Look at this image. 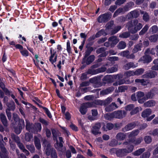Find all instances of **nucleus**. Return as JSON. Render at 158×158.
<instances>
[{"label": "nucleus", "instance_id": "obj_1", "mask_svg": "<svg viewBox=\"0 0 158 158\" xmlns=\"http://www.w3.org/2000/svg\"><path fill=\"white\" fill-rule=\"evenodd\" d=\"M128 30L131 33H134L139 30L143 27L141 23L137 20H134L128 23L126 25Z\"/></svg>", "mask_w": 158, "mask_h": 158}, {"label": "nucleus", "instance_id": "obj_2", "mask_svg": "<svg viewBox=\"0 0 158 158\" xmlns=\"http://www.w3.org/2000/svg\"><path fill=\"white\" fill-rule=\"evenodd\" d=\"M124 146H127V148H122L118 149L116 151V154L117 156L121 157L125 155L127 153L132 152L134 149V146L130 145L127 142H125L123 143Z\"/></svg>", "mask_w": 158, "mask_h": 158}, {"label": "nucleus", "instance_id": "obj_3", "mask_svg": "<svg viewBox=\"0 0 158 158\" xmlns=\"http://www.w3.org/2000/svg\"><path fill=\"white\" fill-rule=\"evenodd\" d=\"M154 90H152L148 92L146 96H144V93L142 92H138L137 94V98L139 103H142L148 98H152L154 96V93H153Z\"/></svg>", "mask_w": 158, "mask_h": 158}, {"label": "nucleus", "instance_id": "obj_4", "mask_svg": "<svg viewBox=\"0 0 158 158\" xmlns=\"http://www.w3.org/2000/svg\"><path fill=\"white\" fill-rule=\"evenodd\" d=\"M44 149L47 156H50L51 158H57V155L56 150L51 148L49 144L45 142L44 143Z\"/></svg>", "mask_w": 158, "mask_h": 158}, {"label": "nucleus", "instance_id": "obj_5", "mask_svg": "<svg viewBox=\"0 0 158 158\" xmlns=\"http://www.w3.org/2000/svg\"><path fill=\"white\" fill-rule=\"evenodd\" d=\"M114 24L113 22H110L106 24V29L104 30L103 29H102L96 34L95 36L96 37H98L102 35H106L110 33L109 30L110 29L111 27L113 26Z\"/></svg>", "mask_w": 158, "mask_h": 158}, {"label": "nucleus", "instance_id": "obj_6", "mask_svg": "<svg viewBox=\"0 0 158 158\" xmlns=\"http://www.w3.org/2000/svg\"><path fill=\"white\" fill-rule=\"evenodd\" d=\"M50 56L49 57V61L52 64H53L54 67H56L55 63L57 61V54H56V52L52 48L50 49Z\"/></svg>", "mask_w": 158, "mask_h": 158}, {"label": "nucleus", "instance_id": "obj_7", "mask_svg": "<svg viewBox=\"0 0 158 158\" xmlns=\"http://www.w3.org/2000/svg\"><path fill=\"white\" fill-rule=\"evenodd\" d=\"M59 139L60 142L58 143V141L56 139V144L55 145V147L58 150L59 152L64 153L66 151V148L64 147H63V139L62 137H60L59 138Z\"/></svg>", "mask_w": 158, "mask_h": 158}, {"label": "nucleus", "instance_id": "obj_8", "mask_svg": "<svg viewBox=\"0 0 158 158\" xmlns=\"http://www.w3.org/2000/svg\"><path fill=\"white\" fill-rule=\"evenodd\" d=\"M126 112L125 111L118 110L112 113V115L114 118H121L125 117Z\"/></svg>", "mask_w": 158, "mask_h": 158}, {"label": "nucleus", "instance_id": "obj_9", "mask_svg": "<svg viewBox=\"0 0 158 158\" xmlns=\"http://www.w3.org/2000/svg\"><path fill=\"white\" fill-rule=\"evenodd\" d=\"M106 70V68L105 67H102L101 68L96 69H90L87 71V73L91 75L96 74L101 72H104Z\"/></svg>", "mask_w": 158, "mask_h": 158}, {"label": "nucleus", "instance_id": "obj_10", "mask_svg": "<svg viewBox=\"0 0 158 158\" xmlns=\"http://www.w3.org/2000/svg\"><path fill=\"white\" fill-rule=\"evenodd\" d=\"M111 17V15L107 14L100 15L98 18V20L99 23L104 22L108 21Z\"/></svg>", "mask_w": 158, "mask_h": 158}, {"label": "nucleus", "instance_id": "obj_11", "mask_svg": "<svg viewBox=\"0 0 158 158\" xmlns=\"http://www.w3.org/2000/svg\"><path fill=\"white\" fill-rule=\"evenodd\" d=\"M87 55L86 53L85 55V57L82 61V63H86L87 65L91 64L94 60L95 56L94 55H92L87 58Z\"/></svg>", "mask_w": 158, "mask_h": 158}, {"label": "nucleus", "instance_id": "obj_12", "mask_svg": "<svg viewBox=\"0 0 158 158\" xmlns=\"http://www.w3.org/2000/svg\"><path fill=\"white\" fill-rule=\"evenodd\" d=\"M101 127V125L100 123H96L94 126L91 129L92 133L95 135L98 134H100L101 132L99 131V130Z\"/></svg>", "mask_w": 158, "mask_h": 158}, {"label": "nucleus", "instance_id": "obj_13", "mask_svg": "<svg viewBox=\"0 0 158 158\" xmlns=\"http://www.w3.org/2000/svg\"><path fill=\"white\" fill-rule=\"evenodd\" d=\"M139 133V131L138 130H135L131 132L127 133L128 136L129 141L135 138V137L137 136Z\"/></svg>", "mask_w": 158, "mask_h": 158}, {"label": "nucleus", "instance_id": "obj_14", "mask_svg": "<svg viewBox=\"0 0 158 158\" xmlns=\"http://www.w3.org/2000/svg\"><path fill=\"white\" fill-rule=\"evenodd\" d=\"M109 41L111 44V46L112 47L115 45L119 41V40L116 36H113L110 37L109 40Z\"/></svg>", "mask_w": 158, "mask_h": 158}, {"label": "nucleus", "instance_id": "obj_15", "mask_svg": "<svg viewBox=\"0 0 158 158\" xmlns=\"http://www.w3.org/2000/svg\"><path fill=\"white\" fill-rule=\"evenodd\" d=\"M106 50V48H101L97 49L96 51V52L98 54L102 53L99 56L100 57L105 56L108 54L107 52H105Z\"/></svg>", "mask_w": 158, "mask_h": 158}, {"label": "nucleus", "instance_id": "obj_16", "mask_svg": "<svg viewBox=\"0 0 158 158\" xmlns=\"http://www.w3.org/2000/svg\"><path fill=\"white\" fill-rule=\"evenodd\" d=\"M143 140V138L142 137H140L136 139H135V138L133 139H132L129 141V142H127L130 145H132L131 144V143H133L135 145H138Z\"/></svg>", "mask_w": 158, "mask_h": 158}, {"label": "nucleus", "instance_id": "obj_17", "mask_svg": "<svg viewBox=\"0 0 158 158\" xmlns=\"http://www.w3.org/2000/svg\"><path fill=\"white\" fill-rule=\"evenodd\" d=\"M147 52H145V55L143 56L139 60L140 61H142L144 63H148L150 62L152 59L151 57L147 55L146 54Z\"/></svg>", "mask_w": 158, "mask_h": 158}, {"label": "nucleus", "instance_id": "obj_18", "mask_svg": "<svg viewBox=\"0 0 158 158\" xmlns=\"http://www.w3.org/2000/svg\"><path fill=\"white\" fill-rule=\"evenodd\" d=\"M89 106V104L85 103L82 104L80 109V111L83 114H85L86 112V109Z\"/></svg>", "mask_w": 158, "mask_h": 158}, {"label": "nucleus", "instance_id": "obj_19", "mask_svg": "<svg viewBox=\"0 0 158 158\" xmlns=\"http://www.w3.org/2000/svg\"><path fill=\"white\" fill-rule=\"evenodd\" d=\"M135 126L136 124L134 123H131L125 126L123 128V131H127L132 130L135 127Z\"/></svg>", "mask_w": 158, "mask_h": 158}, {"label": "nucleus", "instance_id": "obj_20", "mask_svg": "<svg viewBox=\"0 0 158 158\" xmlns=\"http://www.w3.org/2000/svg\"><path fill=\"white\" fill-rule=\"evenodd\" d=\"M118 107V106L115 103L112 102L110 105L106 107L105 110L107 111H110L116 109Z\"/></svg>", "mask_w": 158, "mask_h": 158}, {"label": "nucleus", "instance_id": "obj_21", "mask_svg": "<svg viewBox=\"0 0 158 158\" xmlns=\"http://www.w3.org/2000/svg\"><path fill=\"white\" fill-rule=\"evenodd\" d=\"M152 111L150 109H147L142 113L141 116L144 118L148 117L152 114Z\"/></svg>", "mask_w": 158, "mask_h": 158}, {"label": "nucleus", "instance_id": "obj_22", "mask_svg": "<svg viewBox=\"0 0 158 158\" xmlns=\"http://www.w3.org/2000/svg\"><path fill=\"white\" fill-rule=\"evenodd\" d=\"M157 75V73L155 71H152L143 75V77L147 78H152L155 77Z\"/></svg>", "mask_w": 158, "mask_h": 158}, {"label": "nucleus", "instance_id": "obj_23", "mask_svg": "<svg viewBox=\"0 0 158 158\" xmlns=\"http://www.w3.org/2000/svg\"><path fill=\"white\" fill-rule=\"evenodd\" d=\"M155 102L152 100H149L144 103L143 105L145 107H152L155 105Z\"/></svg>", "mask_w": 158, "mask_h": 158}, {"label": "nucleus", "instance_id": "obj_24", "mask_svg": "<svg viewBox=\"0 0 158 158\" xmlns=\"http://www.w3.org/2000/svg\"><path fill=\"white\" fill-rule=\"evenodd\" d=\"M137 66V64L136 65H134L133 63L130 62L125 64L124 68L126 70H128L131 68H135Z\"/></svg>", "mask_w": 158, "mask_h": 158}, {"label": "nucleus", "instance_id": "obj_25", "mask_svg": "<svg viewBox=\"0 0 158 158\" xmlns=\"http://www.w3.org/2000/svg\"><path fill=\"white\" fill-rule=\"evenodd\" d=\"M0 118L3 124L5 126H7V120L5 115L3 114H0Z\"/></svg>", "mask_w": 158, "mask_h": 158}, {"label": "nucleus", "instance_id": "obj_26", "mask_svg": "<svg viewBox=\"0 0 158 158\" xmlns=\"http://www.w3.org/2000/svg\"><path fill=\"white\" fill-rule=\"evenodd\" d=\"M158 31V27L157 25H153L152 26L149 30L150 33L154 34L156 33Z\"/></svg>", "mask_w": 158, "mask_h": 158}, {"label": "nucleus", "instance_id": "obj_27", "mask_svg": "<svg viewBox=\"0 0 158 158\" xmlns=\"http://www.w3.org/2000/svg\"><path fill=\"white\" fill-rule=\"evenodd\" d=\"M34 139V143L36 148L38 149H40L41 146L40 140L36 137H35Z\"/></svg>", "mask_w": 158, "mask_h": 158}, {"label": "nucleus", "instance_id": "obj_28", "mask_svg": "<svg viewBox=\"0 0 158 158\" xmlns=\"http://www.w3.org/2000/svg\"><path fill=\"white\" fill-rule=\"evenodd\" d=\"M125 134L123 133H119L116 135V139L118 140H123L125 139Z\"/></svg>", "mask_w": 158, "mask_h": 158}, {"label": "nucleus", "instance_id": "obj_29", "mask_svg": "<svg viewBox=\"0 0 158 158\" xmlns=\"http://www.w3.org/2000/svg\"><path fill=\"white\" fill-rule=\"evenodd\" d=\"M145 150L144 148H140L133 152L132 154L135 156H138L144 152Z\"/></svg>", "mask_w": 158, "mask_h": 158}, {"label": "nucleus", "instance_id": "obj_30", "mask_svg": "<svg viewBox=\"0 0 158 158\" xmlns=\"http://www.w3.org/2000/svg\"><path fill=\"white\" fill-rule=\"evenodd\" d=\"M111 27L110 29H109V32L111 31V33L112 34H114L117 33L121 29V27L120 26H118L115 27L113 30H111L112 27Z\"/></svg>", "mask_w": 158, "mask_h": 158}, {"label": "nucleus", "instance_id": "obj_31", "mask_svg": "<svg viewBox=\"0 0 158 158\" xmlns=\"http://www.w3.org/2000/svg\"><path fill=\"white\" fill-rule=\"evenodd\" d=\"M54 140H56L57 137L60 135V133L57 130L53 129L52 131Z\"/></svg>", "mask_w": 158, "mask_h": 158}, {"label": "nucleus", "instance_id": "obj_32", "mask_svg": "<svg viewBox=\"0 0 158 158\" xmlns=\"http://www.w3.org/2000/svg\"><path fill=\"white\" fill-rule=\"evenodd\" d=\"M114 88L113 87H109L106 89L102 91V93L103 94H106L110 93L114 90Z\"/></svg>", "mask_w": 158, "mask_h": 158}, {"label": "nucleus", "instance_id": "obj_33", "mask_svg": "<svg viewBox=\"0 0 158 158\" xmlns=\"http://www.w3.org/2000/svg\"><path fill=\"white\" fill-rule=\"evenodd\" d=\"M0 140H2L0 142V148L1 149L3 152H6V149L4 147V144L2 143L3 142V137L2 135H0Z\"/></svg>", "mask_w": 158, "mask_h": 158}, {"label": "nucleus", "instance_id": "obj_34", "mask_svg": "<svg viewBox=\"0 0 158 158\" xmlns=\"http://www.w3.org/2000/svg\"><path fill=\"white\" fill-rule=\"evenodd\" d=\"M124 83L129 84V82L128 81H126L124 79H123L119 80L116 82L114 83L113 85H118L123 84Z\"/></svg>", "mask_w": 158, "mask_h": 158}, {"label": "nucleus", "instance_id": "obj_35", "mask_svg": "<svg viewBox=\"0 0 158 158\" xmlns=\"http://www.w3.org/2000/svg\"><path fill=\"white\" fill-rule=\"evenodd\" d=\"M6 105L10 110H14L15 108V106L14 103L13 102L11 103H7Z\"/></svg>", "mask_w": 158, "mask_h": 158}, {"label": "nucleus", "instance_id": "obj_36", "mask_svg": "<svg viewBox=\"0 0 158 158\" xmlns=\"http://www.w3.org/2000/svg\"><path fill=\"white\" fill-rule=\"evenodd\" d=\"M142 109L141 107H136L133 110L130 112L131 115H132L136 114L139 111H141Z\"/></svg>", "mask_w": 158, "mask_h": 158}, {"label": "nucleus", "instance_id": "obj_37", "mask_svg": "<svg viewBox=\"0 0 158 158\" xmlns=\"http://www.w3.org/2000/svg\"><path fill=\"white\" fill-rule=\"evenodd\" d=\"M153 62L155 65L152 66L151 69L153 70H158V59L155 60Z\"/></svg>", "mask_w": 158, "mask_h": 158}, {"label": "nucleus", "instance_id": "obj_38", "mask_svg": "<svg viewBox=\"0 0 158 158\" xmlns=\"http://www.w3.org/2000/svg\"><path fill=\"white\" fill-rule=\"evenodd\" d=\"M149 27L148 25H146L140 31L139 33V35H142L144 34L147 31Z\"/></svg>", "mask_w": 158, "mask_h": 158}, {"label": "nucleus", "instance_id": "obj_39", "mask_svg": "<svg viewBox=\"0 0 158 158\" xmlns=\"http://www.w3.org/2000/svg\"><path fill=\"white\" fill-rule=\"evenodd\" d=\"M158 35H153L151 36L149 38V40L152 42H156L158 39Z\"/></svg>", "mask_w": 158, "mask_h": 158}, {"label": "nucleus", "instance_id": "obj_40", "mask_svg": "<svg viewBox=\"0 0 158 158\" xmlns=\"http://www.w3.org/2000/svg\"><path fill=\"white\" fill-rule=\"evenodd\" d=\"M129 54V51H125L119 53L118 55L123 57H126L128 58Z\"/></svg>", "mask_w": 158, "mask_h": 158}, {"label": "nucleus", "instance_id": "obj_41", "mask_svg": "<svg viewBox=\"0 0 158 158\" xmlns=\"http://www.w3.org/2000/svg\"><path fill=\"white\" fill-rule=\"evenodd\" d=\"M126 47L125 43L124 41L120 42L118 45V47L120 49L124 48Z\"/></svg>", "mask_w": 158, "mask_h": 158}, {"label": "nucleus", "instance_id": "obj_42", "mask_svg": "<svg viewBox=\"0 0 158 158\" xmlns=\"http://www.w3.org/2000/svg\"><path fill=\"white\" fill-rule=\"evenodd\" d=\"M144 71V70L143 69L141 68L135 71L134 72V75H141L143 73Z\"/></svg>", "mask_w": 158, "mask_h": 158}, {"label": "nucleus", "instance_id": "obj_43", "mask_svg": "<svg viewBox=\"0 0 158 158\" xmlns=\"http://www.w3.org/2000/svg\"><path fill=\"white\" fill-rule=\"evenodd\" d=\"M150 155V153L149 151H148L143 153L140 156V158H149Z\"/></svg>", "mask_w": 158, "mask_h": 158}, {"label": "nucleus", "instance_id": "obj_44", "mask_svg": "<svg viewBox=\"0 0 158 158\" xmlns=\"http://www.w3.org/2000/svg\"><path fill=\"white\" fill-rule=\"evenodd\" d=\"M106 128L105 129V126H103V127H102L104 131H107L108 130H110L113 127V124L111 123H108L106 124Z\"/></svg>", "mask_w": 158, "mask_h": 158}, {"label": "nucleus", "instance_id": "obj_45", "mask_svg": "<svg viewBox=\"0 0 158 158\" xmlns=\"http://www.w3.org/2000/svg\"><path fill=\"white\" fill-rule=\"evenodd\" d=\"M130 15L133 16V18H136L139 15V12L137 10L131 11L129 13Z\"/></svg>", "mask_w": 158, "mask_h": 158}, {"label": "nucleus", "instance_id": "obj_46", "mask_svg": "<svg viewBox=\"0 0 158 158\" xmlns=\"http://www.w3.org/2000/svg\"><path fill=\"white\" fill-rule=\"evenodd\" d=\"M33 136L32 134L29 133H26L25 134V139L27 141H30L32 138Z\"/></svg>", "mask_w": 158, "mask_h": 158}, {"label": "nucleus", "instance_id": "obj_47", "mask_svg": "<svg viewBox=\"0 0 158 158\" xmlns=\"http://www.w3.org/2000/svg\"><path fill=\"white\" fill-rule=\"evenodd\" d=\"M141 44H140L136 45L133 50V53H136L138 51L141 50Z\"/></svg>", "mask_w": 158, "mask_h": 158}, {"label": "nucleus", "instance_id": "obj_48", "mask_svg": "<svg viewBox=\"0 0 158 158\" xmlns=\"http://www.w3.org/2000/svg\"><path fill=\"white\" fill-rule=\"evenodd\" d=\"M117 66L112 67L110 69H108L107 70V72L109 73H114L117 70Z\"/></svg>", "mask_w": 158, "mask_h": 158}, {"label": "nucleus", "instance_id": "obj_49", "mask_svg": "<svg viewBox=\"0 0 158 158\" xmlns=\"http://www.w3.org/2000/svg\"><path fill=\"white\" fill-rule=\"evenodd\" d=\"M27 148L31 153H33L34 152L35 148L33 145H27Z\"/></svg>", "mask_w": 158, "mask_h": 158}, {"label": "nucleus", "instance_id": "obj_50", "mask_svg": "<svg viewBox=\"0 0 158 158\" xmlns=\"http://www.w3.org/2000/svg\"><path fill=\"white\" fill-rule=\"evenodd\" d=\"M127 89V87L126 86L122 85L119 87L118 90L119 92H124Z\"/></svg>", "mask_w": 158, "mask_h": 158}, {"label": "nucleus", "instance_id": "obj_51", "mask_svg": "<svg viewBox=\"0 0 158 158\" xmlns=\"http://www.w3.org/2000/svg\"><path fill=\"white\" fill-rule=\"evenodd\" d=\"M144 140L146 143H149L151 142L152 139L151 137L150 136H146L144 138Z\"/></svg>", "mask_w": 158, "mask_h": 158}, {"label": "nucleus", "instance_id": "obj_52", "mask_svg": "<svg viewBox=\"0 0 158 158\" xmlns=\"http://www.w3.org/2000/svg\"><path fill=\"white\" fill-rule=\"evenodd\" d=\"M118 141L115 139L112 140L110 142L109 145L111 146H115L118 144Z\"/></svg>", "mask_w": 158, "mask_h": 158}, {"label": "nucleus", "instance_id": "obj_53", "mask_svg": "<svg viewBox=\"0 0 158 158\" xmlns=\"http://www.w3.org/2000/svg\"><path fill=\"white\" fill-rule=\"evenodd\" d=\"M130 35L129 33L128 32H124L122 34L120 35L119 37L121 38H127Z\"/></svg>", "mask_w": 158, "mask_h": 158}, {"label": "nucleus", "instance_id": "obj_54", "mask_svg": "<svg viewBox=\"0 0 158 158\" xmlns=\"http://www.w3.org/2000/svg\"><path fill=\"white\" fill-rule=\"evenodd\" d=\"M35 129L37 130V131H41L42 127L41 124L40 123H38L35 124Z\"/></svg>", "mask_w": 158, "mask_h": 158}, {"label": "nucleus", "instance_id": "obj_55", "mask_svg": "<svg viewBox=\"0 0 158 158\" xmlns=\"http://www.w3.org/2000/svg\"><path fill=\"white\" fill-rule=\"evenodd\" d=\"M26 128L27 130L29 131H32L31 130V127H32V124H31L30 123L27 121H26Z\"/></svg>", "mask_w": 158, "mask_h": 158}, {"label": "nucleus", "instance_id": "obj_56", "mask_svg": "<svg viewBox=\"0 0 158 158\" xmlns=\"http://www.w3.org/2000/svg\"><path fill=\"white\" fill-rule=\"evenodd\" d=\"M20 52L23 56H28V52L26 50H21Z\"/></svg>", "mask_w": 158, "mask_h": 158}, {"label": "nucleus", "instance_id": "obj_57", "mask_svg": "<svg viewBox=\"0 0 158 158\" xmlns=\"http://www.w3.org/2000/svg\"><path fill=\"white\" fill-rule=\"evenodd\" d=\"M135 82L137 83H140L142 85H146V82L144 79H137L135 80Z\"/></svg>", "mask_w": 158, "mask_h": 158}, {"label": "nucleus", "instance_id": "obj_58", "mask_svg": "<svg viewBox=\"0 0 158 158\" xmlns=\"http://www.w3.org/2000/svg\"><path fill=\"white\" fill-rule=\"evenodd\" d=\"M112 113L111 114H105L104 117L107 120H110L112 118H113Z\"/></svg>", "mask_w": 158, "mask_h": 158}, {"label": "nucleus", "instance_id": "obj_59", "mask_svg": "<svg viewBox=\"0 0 158 158\" xmlns=\"http://www.w3.org/2000/svg\"><path fill=\"white\" fill-rule=\"evenodd\" d=\"M10 110L8 109H7L6 110V113L8 119L9 120H10L11 117V114L10 111Z\"/></svg>", "mask_w": 158, "mask_h": 158}, {"label": "nucleus", "instance_id": "obj_60", "mask_svg": "<svg viewBox=\"0 0 158 158\" xmlns=\"http://www.w3.org/2000/svg\"><path fill=\"white\" fill-rule=\"evenodd\" d=\"M125 75L127 77H129L134 75V71H128L125 73Z\"/></svg>", "mask_w": 158, "mask_h": 158}, {"label": "nucleus", "instance_id": "obj_61", "mask_svg": "<svg viewBox=\"0 0 158 158\" xmlns=\"http://www.w3.org/2000/svg\"><path fill=\"white\" fill-rule=\"evenodd\" d=\"M150 134L152 135L153 136H158V129H155L151 131Z\"/></svg>", "mask_w": 158, "mask_h": 158}, {"label": "nucleus", "instance_id": "obj_62", "mask_svg": "<svg viewBox=\"0 0 158 158\" xmlns=\"http://www.w3.org/2000/svg\"><path fill=\"white\" fill-rule=\"evenodd\" d=\"M67 50L69 53L71 52V48L69 41L68 40L67 43Z\"/></svg>", "mask_w": 158, "mask_h": 158}, {"label": "nucleus", "instance_id": "obj_63", "mask_svg": "<svg viewBox=\"0 0 158 158\" xmlns=\"http://www.w3.org/2000/svg\"><path fill=\"white\" fill-rule=\"evenodd\" d=\"M134 107V106L133 105H129L125 107V109L127 111H130L132 110Z\"/></svg>", "mask_w": 158, "mask_h": 158}, {"label": "nucleus", "instance_id": "obj_64", "mask_svg": "<svg viewBox=\"0 0 158 158\" xmlns=\"http://www.w3.org/2000/svg\"><path fill=\"white\" fill-rule=\"evenodd\" d=\"M44 110L46 114H47L48 116L50 118H51L52 117V116L51 115V114L49 111L48 110L46 107L44 108Z\"/></svg>", "mask_w": 158, "mask_h": 158}]
</instances>
